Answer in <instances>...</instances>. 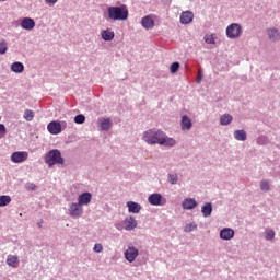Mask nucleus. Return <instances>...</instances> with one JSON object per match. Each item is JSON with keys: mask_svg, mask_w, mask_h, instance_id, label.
Wrapping results in <instances>:
<instances>
[{"mask_svg": "<svg viewBox=\"0 0 280 280\" xmlns=\"http://www.w3.org/2000/svg\"><path fill=\"white\" fill-rule=\"evenodd\" d=\"M179 20L182 25H189V23L194 21V12L191 11L182 12Z\"/></svg>", "mask_w": 280, "mask_h": 280, "instance_id": "2eb2a0df", "label": "nucleus"}, {"mask_svg": "<svg viewBox=\"0 0 280 280\" xmlns=\"http://www.w3.org/2000/svg\"><path fill=\"white\" fill-rule=\"evenodd\" d=\"M7 264L11 267V268H15L16 264H19V257L15 255H9L7 257Z\"/></svg>", "mask_w": 280, "mask_h": 280, "instance_id": "a878e982", "label": "nucleus"}, {"mask_svg": "<svg viewBox=\"0 0 280 280\" xmlns=\"http://www.w3.org/2000/svg\"><path fill=\"white\" fill-rule=\"evenodd\" d=\"M260 190L261 191H270V182L262 179L260 180Z\"/></svg>", "mask_w": 280, "mask_h": 280, "instance_id": "7c9ffc66", "label": "nucleus"}, {"mask_svg": "<svg viewBox=\"0 0 280 280\" xmlns=\"http://www.w3.org/2000/svg\"><path fill=\"white\" fill-rule=\"evenodd\" d=\"M220 240H223L224 242H231L235 237V231L231 228H223L220 231Z\"/></svg>", "mask_w": 280, "mask_h": 280, "instance_id": "1a4fd4ad", "label": "nucleus"}, {"mask_svg": "<svg viewBox=\"0 0 280 280\" xmlns=\"http://www.w3.org/2000/svg\"><path fill=\"white\" fill-rule=\"evenodd\" d=\"M137 257H139V249L133 245H129L125 250V259H127L129 264H132Z\"/></svg>", "mask_w": 280, "mask_h": 280, "instance_id": "0eeeda50", "label": "nucleus"}, {"mask_svg": "<svg viewBox=\"0 0 280 280\" xmlns=\"http://www.w3.org/2000/svg\"><path fill=\"white\" fill-rule=\"evenodd\" d=\"M94 253H102L104 250V246L100 243H96L93 248Z\"/></svg>", "mask_w": 280, "mask_h": 280, "instance_id": "4c0bfd02", "label": "nucleus"}, {"mask_svg": "<svg viewBox=\"0 0 280 280\" xmlns=\"http://www.w3.org/2000/svg\"><path fill=\"white\" fill-rule=\"evenodd\" d=\"M142 141L148 145H163L164 148H174L176 145L174 138H170L165 131L156 128L144 131Z\"/></svg>", "mask_w": 280, "mask_h": 280, "instance_id": "f257e3e1", "label": "nucleus"}, {"mask_svg": "<svg viewBox=\"0 0 280 280\" xmlns=\"http://www.w3.org/2000/svg\"><path fill=\"white\" fill-rule=\"evenodd\" d=\"M148 202L153 207H163L164 205L167 203V199H165L163 195L154 192L148 197Z\"/></svg>", "mask_w": 280, "mask_h": 280, "instance_id": "39448f33", "label": "nucleus"}, {"mask_svg": "<svg viewBox=\"0 0 280 280\" xmlns=\"http://www.w3.org/2000/svg\"><path fill=\"white\" fill-rule=\"evenodd\" d=\"M201 213L203 218H210L211 213H213V203L207 202L201 207Z\"/></svg>", "mask_w": 280, "mask_h": 280, "instance_id": "aec40b11", "label": "nucleus"}, {"mask_svg": "<svg viewBox=\"0 0 280 280\" xmlns=\"http://www.w3.org/2000/svg\"><path fill=\"white\" fill-rule=\"evenodd\" d=\"M8 52V42L5 39L0 40V55L3 56Z\"/></svg>", "mask_w": 280, "mask_h": 280, "instance_id": "c756f323", "label": "nucleus"}, {"mask_svg": "<svg viewBox=\"0 0 280 280\" xmlns=\"http://www.w3.org/2000/svg\"><path fill=\"white\" fill-rule=\"evenodd\" d=\"M11 71L13 73H23V71H25V66L23 62L15 61L11 65Z\"/></svg>", "mask_w": 280, "mask_h": 280, "instance_id": "4be33fe9", "label": "nucleus"}, {"mask_svg": "<svg viewBox=\"0 0 280 280\" xmlns=\"http://www.w3.org/2000/svg\"><path fill=\"white\" fill-rule=\"evenodd\" d=\"M27 152L25 151H16L13 152L11 155L12 163H23L24 161H27Z\"/></svg>", "mask_w": 280, "mask_h": 280, "instance_id": "9d476101", "label": "nucleus"}, {"mask_svg": "<svg viewBox=\"0 0 280 280\" xmlns=\"http://www.w3.org/2000/svg\"><path fill=\"white\" fill-rule=\"evenodd\" d=\"M12 202V197L8 195L0 196V207H8Z\"/></svg>", "mask_w": 280, "mask_h": 280, "instance_id": "bb28decb", "label": "nucleus"}, {"mask_svg": "<svg viewBox=\"0 0 280 280\" xmlns=\"http://www.w3.org/2000/svg\"><path fill=\"white\" fill-rule=\"evenodd\" d=\"M167 183H170V185H178V174L174 173H170L167 175Z\"/></svg>", "mask_w": 280, "mask_h": 280, "instance_id": "cd10ccee", "label": "nucleus"}, {"mask_svg": "<svg viewBox=\"0 0 280 280\" xmlns=\"http://www.w3.org/2000/svg\"><path fill=\"white\" fill-rule=\"evenodd\" d=\"M226 36L232 40L242 36V25L238 23H232L226 27Z\"/></svg>", "mask_w": 280, "mask_h": 280, "instance_id": "20e7f679", "label": "nucleus"}, {"mask_svg": "<svg viewBox=\"0 0 280 280\" xmlns=\"http://www.w3.org/2000/svg\"><path fill=\"white\" fill-rule=\"evenodd\" d=\"M275 230H266L265 231V240L266 242H272V240H275Z\"/></svg>", "mask_w": 280, "mask_h": 280, "instance_id": "c85d7f7f", "label": "nucleus"}, {"mask_svg": "<svg viewBox=\"0 0 280 280\" xmlns=\"http://www.w3.org/2000/svg\"><path fill=\"white\" fill-rule=\"evenodd\" d=\"M44 161L49 167H54V165H65V158H62V153H60V150L58 149L50 150L45 155Z\"/></svg>", "mask_w": 280, "mask_h": 280, "instance_id": "7ed1b4c3", "label": "nucleus"}, {"mask_svg": "<svg viewBox=\"0 0 280 280\" xmlns=\"http://www.w3.org/2000/svg\"><path fill=\"white\" fill-rule=\"evenodd\" d=\"M25 188L27 189V191H36V184L34 183L26 184Z\"/></svg>", "mask_w": 280, "mask_h": 280, "instance_id": "58836bf2", "label": "nucleus"}, {"mask_svg": "<svg viewBox=\"0 0 280 280\" xmlns=\"http://www.w3.org/2000/svg\"><path fill=\"white\" fill-rule=\"evenodd\" d=\"M198 229V225L196 223H188L184 228L185 233H191V231H196Z\"/></svg>", "mask_w": 280, "mask_h": 280, "instance_id": "2f4dec72", "label": "nucleus"}, {"mask_svg": "<svg viewBox=\"0 0 280 280\" xmlns=\"http://www.w3.org/2000/svg\"><path fill=\"white\" fill-rule=\"evenodd\" d=\"M233 121V115L231 114H223L220 117V125L221 126H229Z\"/></svg>", "mask_w": 280, "mask_h": 280, "instance_id": "b1692460", "label": "nucleus"}, {"mask_svg": "<svg viewBox=\"0 0 280 280\" xmlns=\"http://www.w3.org/2000/svg\"><path fill=\"white\" fill-rule=\"evenodd\" d=\"M194 124L191 122V118H189V116L187 115H183L182 116V120H180V128L183 131L187 130H191Z\"/></svg>", "mask_w": 280, "mask_h": 280, "instance_id": "dca6fc26", "label": "nucleus"}, {"mask_svg": "<svg viewBox=\"0 0 280 280\" xmlns=\"http://www.w3.org/2000/svg\"><path fill=\"white\" fill-rule=\"evenodd\" d=\"M68 211L70 218L78 219L82 215V213H84V208H82V206L78 202H72L70 203Z\"/></svg>", "mask_w": 280, "mask_h": 280, "instance_id": "423d86ee", "label": "nucleus"}, {"mask_svg": "<svg viewBox=\"0 0 280 280\" xmlns=\"http://www.w3.org/2000/svg\"><path fill=\"white\" fill-rule=\"evenodd\" d=\"M43 225L42 224H38V228L40 229Z\"/></svg>", "mask_w": 280, "mask_h": 280, "instance_id": "c03bdc74", "label": "nucleus"}, {"mask_svg": "<svg viewBox=\"0 0 280 280\" xmlns=\"http://www.w3.org/2000/svg\"><path fill=\"white\" fill-rule=\"evenodd\" d=\"M47 130L50 135H60V132H62V126L60 122L54 120L48 124Z\"/></svg>", "mask_w": 280, "mask_h": 280, "instance_id": "f8f14e48", "label": "nucleus"}, {"mask_svg": "<svg viewBox=\"0 0 280 280\" xmlns=\"http://www.w3.org/2000/svg\"><path fill=\"white\" fill-rule=\"evenodd\" d=\"M24 119H26V121H32L34 119V112L32 109H26L24 112Z\"/></svg>", "mask_w": 280, "mask_h": 280, "instance_id": "473e14b6", "label": "nucleus"}, {"mask_svg": "<svg viewBox=\"0 0 280 280\" xmlns=\"http://www.w3.org/2000/svg\"><path fill=\"white\" fill-rule=\"evenodd\" d=\"M60 126H61V131L67 129V121H61Z\"/></svg>", "mask_w": 280, "mask_h": 280, "instance_id": "79ce46f5", "label": "nucleus"}, {"mask_svg": "<svg viewBox=\"0 0 280 280\" xmlns=\"http://www.w3.org/2000/svg\"><path fill=\"white\" fill-rule=\"evenodd\" d=\"M91 200H93V195L89 191L78 196V203H80L81 207L91 205Z\"/></svg>", "mask_w": 280, "mask_h": 280, "instance_id": "4468645a", "label": "nucleus"}, {"mask_svg": "<svg viewBox=\"0 0 280 280\" xmlns=\"http://www.w3.org/2000/svg\"><path fill=\"white\" fill-rule=\"evenodd\" d=\"M8 135V128H5L4 124H0V139H3Z\"/></svg>", "mask_w": 280, "mask_h": 280, "instance_id": "e433bc0d", "label": "nucleus"}, {"mask_svg": "<svg viewBox=\"0 0 280 280\" xmlns=\"http://www.w3.org/2000/svg\"><path fill=\"white\" fill-rule=\"evenodd\" d=\"M22 30H26L27 32H32L36 27V21L32 18H24L20 23Z\"/></svg>", "mask_w": 280, "mask_h": 280, "instance_id": "9b49d317", "label": "nucleus"}, {"mask_svg": "<svg viewBox=\"0 0 280 280\" xmlns=\"http://www.w3.org/2000/svg\"><path fill=\"white\" fill-rule=\"evenodd\" d=\"M267 38L270 43L280 42V31L277 27H269L266 30Z\"/></svg>", "mask_w": 280, "mask_h": 280, "instance_id": "6e6552de", "label": "nucleus"}, {"mask_svg": "<svg viewBox=\"0 0 280 280\" xmlns=\"http://www.w3.org/2000/svg\"><path fill=\"white\" fill-rule=\"evenodd\" d=\"M197 82H198V84H200V82H202V74L198 75Z\"/></svg>", "mask_w": 280, "mask_h": 280, "instance_id": "37998d69", "label": "nucleus"}, {"mask_svg": "<svg viewBox=\"0 0 280 280\" xmlns=\"http://www.w3.org/2000/svg\"><path fill=\"white\" fill-rule=\"evenodd\" d=\"M86 121V117L82 114H79L74 117V124H84Z\"/></svg>", "mask_w": 280, "mask_h": 280, "instance_id": "f704fd0d", "label": "nucleus"}, {"mask_svg": "<svg viewBox=\"0 0 280 280\" xmlns=\"http://www.w3.org/2000/svg\"><path fill=\"white\" fill-rule=\"evenodd\" d=\"M178 69H180V63L178 61H175L170 66L171 73H176Z\"/></svg>", "mask_w": 280, "mask_h": 280, "instance_id": "72a5a7b5", "label": "nucleus"}, {"mask_svg": "<svg viewBox=\"0 0 280 280\" xmlns=\"http://www.w3.org/2000/svg\"><path fill=\"white\" fill-rule=\"evenodd\" d=\"M127 208L129 213H140L141 212V206L139 202L136 201H127Z\"/></svg>", "mask_w": 280, "mask_h": 280, "instance_id": "6ab92c4d", "label": "nucleus"}, {"mask_svg": "<svg viewBox=\"0 0 280 280\" xmlns=\"http://www.w3.org/2000/svg\"><path fill=\"white\" fill-rule=\"evenodd\" d=\"M107 16L109 21H128V7L126 4L108 7Z\"/></svg>", "mask_w": 280, "mask_h": 280, "instance_id": "f03ea898", "label": "nucleus"}, {"mask_svg": "<svg viewBox=\"0 0 280 280\" xmlns=\"http://www.w3.org/2000/svg\"><path fill=\"white\" fill-rule=\"evenodd\" d=\"M234 139H236V141H246V139H247L246 130H244V129L235 130Z\"/></svg>", "mask_w": 280, "mask_h": 280, "instance_id": "393cba45", "label": "nucleus"}, {"mask_svg": "<svg viewBox=\"0 0 280 280\" xmlns=\"http://www.w3.org/2000/svg\"><path fill=\"white\" fill-rule=\"evenodd\" d=\"M98 124L101 126V130L104 131H108V129L113 127V121H110V118H101Z\"/></svg>", "mask_w": 280, "mask_h": 280, "instance_id": "412c9836", "label": "nucleus"}, {"mask_svg": "<svg viewBox=\"0 0 280 280\" xmlns=\"http://www.w3.org/2000/svg\"><path fill=\"white\" fill-rule=\"evenodd\" d=\"M125 224V231H135V228L137 226V219L135 217L129 215L124 221Z\"/></svg>", "mask_w": 280, "mask_h": 280, "instance_id": "f3484780", "label": "nucleus"}, {"mask_svg": "<svg viewBox=\"0 0 280 280\" xmlns=\"http://www.w3.org/2000/svg\"><path fill=\"white\" fill-rule=\"evenodd\" d=\"M141 25L144 30H152L154 27V19H152V15L142 18Z\"/></svg>", "mask_w": 280, "mask_h": 280, "instance_id": "a211bd4d", "label": "nucleus"}, {"mask_svg": "<svg viewBox=\"0 0 280 280\" xmlns=\"http://www.w3.org/2000/svg\"><path fill=\"white\" fill-rule=\"evenodd\" d=\"M101 37L103 40L110 42L113 38H115V32L110 30H104L101 32Z\"/></svg>", "mask_w": 280, "mask_h": 280, "instance_id": "5701e85b", "label": "nucleus"}, {"mask_svg": "<svg viewBox=\"0 0 280 280\" xmlns=\"http://www.w3.org/2000/svg\"><path fill=\"white\" fill-rule=\"evenodd\" d=\"M182 207L185 211H191V209H196L198 207V201L194 198H186L183 200Z\"/></svg>", "mask_w": 280, "mask_h": 280, "instance_id": "ddd939ff", "label": "nucleus"}, {"mask_svg": "<svg viewBox=\"0 0 280 280\" xmlns=\"http://www.w3.org/2000/svg\"><path fill=\"white\" fill-rule=\"evenodd\" d=\"M47 5H49V8H54L55 4L58 3V0H45Z\"/></svg>", "mask_w": 280, "mask_h": 280, "instance_id": "a19ab883", "label": "nucleus"}, {"mask_svg": "<svg viewBox=\"0 0 280 280\" xmlns=\"http://www.w3.org/2000/svg\"><path fill=\"white\" fill-rule=\"evenodd\" d=\"M266 141H267V139H266V137H264V136H260V137L257 139L258 145H265Z\"/></svg>", "mask_w": 280, "mask_h": 280, "instance_id": "ea45409f", "label": "nucleus"}, {"mask_svg": "<svg viewBox=\"0 0 280 280\" xmlns=\"http://www.w3.org/2000/svg\"><path fill=\"white\" fill-rule=\"evenodd\" d=\"M205 42L207 45H215V37H213V35H206Z\"/></svg>", "mask_w": 280, "mask_h": 280, "instance_id": "c9c22d12", "label": "nucleus"}]
</instances>
